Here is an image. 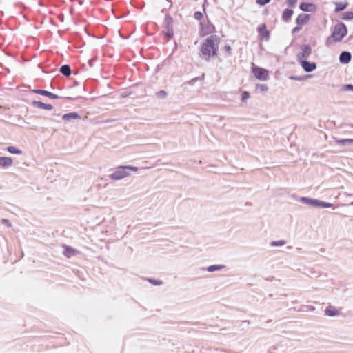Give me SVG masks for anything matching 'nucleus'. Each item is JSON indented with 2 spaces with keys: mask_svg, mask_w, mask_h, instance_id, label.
<instances>
[{
  "mask_svg": "<svg viewBox=\"0 0 353 353\" xmlns=\"http://www.w3.org/2000/svg\"><path fill=\"white\" fill-rule=\"evenodd\" d=\"M220 38L212 34L208 37L203 43L201 47V52L205 61H209L211 56H215L219 51Z\"/></svg>",
  "mask_w": 353,
  "mask_h": 353,
  "instance_id": "obj_1",
  "label": "nucleus"
},
{
  "mask_svg": "<svg viewBox=\"0 0 353 353\" xmlns=\"http://www.w3.org/2000/svg\"><path fill=\"white\" fill-rule=\"evenodd\" d=\"M138 168L132 165L119 166L109 175V178L112 180H121L130 176L129 171L136 172Z\"/></svg>",
  "mask_w": 353,
  "mask_h": 353,
  "instance_id": "obj_2",
  "label": "nucleus"
},
{
  "mask_svg": "<svg viewBox=\"0 0 353 353\" xmlns=\"http://www.w3.org/2000/svg\"><path fill=\"white\" fill-rule=\"evenodd\" d=\"M347 30L346 26L343 23H339L335 25L333 32L330 37L327 39V43L332 39L334 41H341L347 34Z\"/></svg>",
  "mask_w": 353,
  "mask_h": 353,
  "instance_id": "obj_3",
  "label": "nucleus"
},
{
  "mask_svg": "<svg viewBox=\"0 0 353 353\" xmlns=\"http://www.w3.org/2000/svg\"><path fill=\"white\" fill-rule=\"evenodd\" d=\"M300 201L308 205L312 206V207H317V208H332L333 207V204L331 203L323 201L318 200L316 199H312V198H308L305 196H302L300 198Z\"/></svg>",
  "mask_w": 353,
  "mask_h": 353,
  "instance_id": "obj_4",
  "label": "nucleus"
},
{
  "mask_svg": "<svg viewBox=\"0 0 353 353\" xmlns=\"http://www.w3.org/2000/svg\"><path fill=\"white\" fill-rule=\"evenodd\" d=\"M163 34L168 38V40L171 39L174 37V29H173V19L172 17L167 14L165 17L163 23Z\"/></svg>",
  "mask_w": 353,
  "mask_h": 353,
  "instance_id": "obj_5",
  "label": "nucleus"
},
{
  "mask_svg": "<svg viewBox=\"0 0 353 353\" xmlns=\"http://www.w3.org/2000/svg\"><path fill=\"white\" fill-rule=\"evenodd\" d=\"M312 54V48L310 45H303L301 46V51L296 54V60L301 62L308 59Z\"/></svg>",
  "mask_w": 353,
  "mask_h": 353,
  "instance_id": "obj_6",
  "label": "nucleus"
},
{
  "mask_svg": "<svg viewBox=\"0 0 353 353\" xmlns=\"http://www.w3.org/2000/svg\"><path fill=\"white\" fill-rule=\"evenodd\" d=\"M252 72L256 79L261 81H265L268 77V71L259 67L252 68Z\"/></svg>",
  "mask_w": 353,
  "mask_h": 353,
  "instance_id": "obj_7",
  "label": "nucleus"
},
{
  "mask_svg": "<svg viewBox=\"0 0 353 353\" xmlns=\"http://www.w3.org/2000/svg\"><path fill=\"white\" fill-rule=\"evenodd\" d=\"M304 71L311 72L316 70V64L314 62H309L306 60L299 62Z\"/></svg>",
  "mask_w": 353,
  "mask_h": 353,
  "instance_id": "obj_8",
  "label": "nucleus"
},
{
  "mask_svg": "<svg viewBox=\"0 0 353 353\" xmlns=\"http://www.w3.org/2000/svg\"><path fill=\"white\" fill-rule=\"evenodd\" d=\"M340 314L339 310L332 305L327 306L325 310V314L328 316H336Z\"/></svg>",
  "mask_w": 353,
  "mask_h": 353,
  "instance_id": "obj_9",
  "label": "nucleus"
},
{
  "mask_svg": "<svg viewBox=\"0 0 353 353\" xmlns=\"http://www.w3.org/2000/svg\"><path fill=\"white\" fill-rule=\"evenodd\" d=\"M299 8L304 12H314L316 10V6L313 3H301Z\"/></svg>",
  "mask_w": 353,
  "mask_h": 353,
  "instance_id": "obj_10",
  "label": "nucleus"
},
{
  "mask_svg": "<svg viewBox=\"0 0 353 353\" xmlns=\"http://www.w3.org/2000/svg\"><path fill=\"white\" fill-rule=\"evenodd\" d=\"M32 92H34V93L41 94V95H43V96L48 97L51 98V99H54L59 98V97L58 95H57L55 94H53V93H52V92H50L49 91H47V90H33Z\"/></svg>",
  "mask_w": 353,
  "mask_h": 353,
  "instance_id": "obj_11",
  "label": "nucleus"
},
{
  "mask_svg": "<svg viewBox=\"0 0 353 353\" xmlns=\"http://www.w3.org/2000/svg\"><path fill=\"white\" fill-rule=\"evenodd\" d=\"M352 55L347 51L342 52L339 55V61L342 63H348L351 61Z\"/></svg>",
  "mask_w": 353,
  "mask_h": 353,
  "instance_id": "obj_12",
  "label": "nucleus"
},
{
  "mask_svg": "<svg viewBox=\"0 0 353 353\" xmlns=\"http://www.w3.org/2000/svg\"><path fill=\"white\" fill-rule=\"evenodd\" d=\"M63 119L65 121H71L72 120L80 119V115L77 112H70L63 115Z\"/></svg>",
  "mask_w": 353,
  "mask_h": 353,
  "instance_id": "obj_13",
  "label": "nucleus"
},
{
  "mask_svg": "<svg viewBox=\"0 0 353 353\" xmlns=\"http://www.w3.org/2000/svg\"><path fill=\"white\" fill-rule=\"evenodd\" d=\"M310 19V15L307 14H300L296 19V23L299 25L302 26L305 24Z\"/></svg>",
  "mask_w": 353,
  "mask_h": 353,
  "instance_id": "obj_14",
  "label": "nucleus"
},
{
  "mask_svg": "<svg viewBox=\"0 0 353 353\" xmlns=\"http://www.w3.org/2000/svg\"><path fill=\"white\" fill-rule=\"evenodd\" d=\"M32 104L33 106H34L36 108L48 110H51L53 108L52 105L50 104H46L43 102L37 101H33Z\"/></svg>",
  "mask_w": 353,
  "mask_h": 353,
  "instance_id": "obj_15",
  "label": "nucleus"
},
{
  "mask_svg": "<svg viewBox=\"0 0 353 353\" xmlns=\"http://www.w3.org/2000/svg\"><path fill=\"white\" fill-rule=\"evenodd\" d=\"M259 36L265 37L266 39H269L270 33L267 30V27L265 23L261 24L257 28Z\"/></svg>",
  "mask_w": 353,
  "mask_h": 353,
  "instance_id": "obj_16",
  "label": "nucleus"
},
{
  "mask_svg": "<svg viewBox=\"0 0 353 353\" xmlns=\"http://www.w3.org/2000/svg\"><path fill=\"white\" fill-rule=\"evenodd\" d=\"M12 159L8 157H0V166L2 168H6L12 165Z\"/></svg>",
  "mask_w": 353,
  "mask_h": 353,
  "instance_id": "obj_17",
  "label": "nucleus"
},
{
  "mask_svg": "<svg viewBox=\"0 0 353 353\" xmlns=\"http://www.w3.org/2000/svg\"><path fill=\"white\" fill-rule=\"evenodd\" d=\"M294 12L292 10H290V9H285L283 12V14H282V19L283 21H289L292 14H293Z\"/></svg>",
  "mask_w": 353,
  "mask_h": 353,
  "instance_id": "obj_18",
  "label": "nucleus"
},
{
  "mask_svg": "<svg viewBox=\"0 0 353 353\" xmlns=\"http://www.w3.org/2000/svg\"><path fill=\"white\" fill-rule=\"evenodd\" d=\"M336 143L339 145H348L353 144V139H336Z\"/></svg>",
  "mask_w": 353,
  "mask_h": 353,
  "instance_id": "obj_19",
  "label": "nucleus"
},
{
  "mask_svg": "<svg viewBox=\"0 0 353 353\" xmlns=\"http://www.w3.org/2000/svg\"><path fill=\"white\" fill-rule=\"evenodd\" d=\"M225 268L224 265H212L207 268V271L210 272L221 270Z\"/></svg>",
  "mask_w": 353,
  "mask_h": 353,
  "instance_id": "obj_20",
  "label": "nucleus"
},
{
  "mask_svg": "<svg viewBox=\"0 0 353 353\" xmlns=\"http://www.w3.org/2000/svg\"><path fill=\"white\" fill-rule=\"evenodd\" d=\"M60 72L61 74H63L64 76L68 77L71 74V70L68 65H63L60 68Z\"/></svg>",
  "mask_w": 353,
  "mask_h": 353,
  "instance_id": "obj_21",
  "label": "nucleus"
},
{
  "mask_svg": "<svg viewBox=\"0 0 353 353\" xmlns=\"http://www.w3.org/2000/svg\"><path fill=\"white\" fill-rule=\"evenodd\" d=\"M335 4L336 8L334 12L336 13L345 10L348 6L347 3H336Z\"/></svg>",
  "mask_w": 353,
  "mask_h": 353,
  "instance_id": "obj_22",
  "label": "nucleus"
},
{
  "mask_svg": "<svg viewBox=\"0 0 353 353\" xmlns=\"http://www.w3.org/2000/svg\"><path fill=\"white\" fill-rule=\"evenodd\" d=\"M75 253L76 250L70 247H65V249L63 252V254L68 258L74 255Z\"/></svg>",
  "mask_w": 353,
  "mask_h": 353,
  "instance_id": "obj_23",
  "label": "nucleus"
},
{
  "mask_svg": "<svg viewBox=\"0 0 353 353\" xmlns=\"http://www.w3.org/2000/svg\"><path fill=\"white\" fill-rule=\"evenodd\" d=\"M7 150L8 152H9L11 154H22V151L14 146H9L7 148Z\"/></svg>",
  "mask_w": 353,
  "mask_h": 353,
  "instance_id": "obj_24",
  "label": "nucleus"
},
{
  "mask_svg": "<svg viewBox=\"0 0 353 353\" xmlns=\"http://www.w3.org/2000/svg\"><path fill=\"white\" fill-rule=\"evenodd\" d=\"M286 243V241L284 240H279V241H274L270 242V245L271 247H280L283 246Z\"/></svg>",
  "mask_w": 353,
  "mask_h": 353,
  "instance_id": "obj_25",
  "label": "nucleus"
},
{
  "mask_svg": "<svg viewBox=\"0 0 353 353\" xmlns=\"http://www.w3.org/2000/svg\"><path fill=\"white\" fill-rule=\"evenodd\" d=\"M341 19L343 20H352L353 19V12H346L342 14Z\"/></svg>",
  "mask_w": 353,
  "mask_h": 353,
  "instance_id": "obj_26",
  "label": "nucleus"
},
{
  "mask_svg": "<svg viewBox=\"0 0 353 353\" xmlns=\"http://www.w3.org/2000/svg\"><path fill=\"white\" fill-rule=\"evenodd\" d=\"M167 92L165 90H160L156 92V96L159 99H165L167 97Z\"/></svg>",
  "mask_w": 353,
  "mask_h": 353,
  "instance_id": "obj_27",
  "label": "nucleus"
},
{
  "mask_svg": "<svg viewBox=\"0 0 353 353\" xmlns=\"http://www.w3.org/2000/svg\"><path fill=\"white\" fill-rule=\"evenodd\" d=\"M148 281L151 283H152L154 285H160L163 283V282L160 280H155L153 279H149Z\"/></svg>",
  "mask_w": 353,
  "mask_h": 353,
  "instance_id": "obj_28",
  "label": "nucleus"
},
{
  "mask_svg": "<svg viewBox=\"0 0 353 353\" xmlns=\"http://www.w3.org/2000/svg\"><path fill=\"white\" fill-rule=\"evenodd\" d=\"M249 97V93L247 91H243L242 93V101H245Z\"/></svg>",
  "mask_w": 353,
  "mask_h": 353,
  "instance_id": "obj_29",
  "label": "nucleus"
},
{
  "mask_svg": "<svg viewBox=\"0 0 353 353\" xmlns=\"http://www.w3.org/2000/svg\"><path fill=\"white\" fill-rule=\"evenodd\" d=\"M203 17V15L202 14V12H196L194 13V18L196 19V20H201L202 18Z\"/></svg>",
  "mask_w": 353,
  "mask_h": 353,
  "instance_id": "obj_30",
  "label": "nucleus"
},
{
  "mask_svg": "<svg viewBox=\"0 0 353 353\" xmlns=\"http://www.w3.org/2000/svg\"><path fill=\"white\" fill-rule=\"evenodd\" d=\"M271 0H256V3L261 6H264L268 3Z\"/></svg>",
  "mask_w": 353,
  "mask_h": 353,
  "instance_id": "obj_31",
  "label": "nucleus"
},
{
  "mask_svg": "<svg viewBox=\"0 0 353 353\" xmlns=\"http://www.w3.org/2000/svg\"><path fill=\"white\" fill-rule=\"evenodd\" d=\"M256 88L263 92L268 90V87L265 85L259 84L256 85Z\"/></svg>",
  "mask_w": 353,
  "mask_h": 353,
  "instance_id": "obj_32",
  "label": "nucleus"
},
{
  "mask_svg": "<svg viewBox=\"0 0 353 353\" xmlns=\"http://www.w3.org/2000/svg\"><path fill=\"white\" fill-rule=\"evenodd\" d=\"M1 222L3 223H4L5 225H6L8 227L10 228L12 226V224L10 222L9 220L6 219H1Z\"/></svg>",
  "mask_w": 353,
  "mask_h": 353,
  "instance_id": "obj_33",
  "label": "nucleus"
},
{
  "mask_svg": "<svg viewBox=\"0 0 353 353\" xmlns=\"http://www.w3.org/2000/svg\"><path fill=\"white\" fill-rule=\"evenodd\" d=\"M297 0H287V3L290 6H294L296 3Z\"/></svg>",
  "mask_w": 353,
  "mask_h": 353,
  "instance_id": "obj_34",
  "label": "nucleus"
},
{
  "mask_svg": "<svg viewBox=\"0 0 353 353\" xmlns=\"http://www.w3.org/2000/svg\"><path fill=\"white\" fill-rule=\"evenodd\" d=\"M344 90H352L353 91V85L351 84H347L344 85Z\"/></svg>",
  "mask_w": 353,
  "mask_h": 353,
  "instance_id": "obj_35",
  "label": "nucleus"
},
{
  "mask_svg": "<svg viewBox=\"0 0 353 353\" xmlns=\"http://www.w3.org/2000/svg\"><path fill=\"white\" fill-rule=\"evenodd\" d=\"M224 49H225V50L226 52H229V53H230V51H231V47H230V45H225V46H224Z\"/></svg>",
  "mask_w": 353,
  "mask_h": 353,
  "instance_id": "obj_36",
  "label": "nucleus"
},
{
  "mask_svg": "<svg viewBox=\"0 0 353 353\" xmlns=\"http://www.w3.org/2000/svg\"><path fill=\"white\" fill-rule=\"evenodd\" d=\"M198 80V78H194L192 80L189 81L186 83H188L190 85H193L194 82H196Z\"/></svg>",
  "mask_w": 353,
  "mask_h": 353,
  "instance_id": "obj_37",
  "label": "nucleus"
},
{
  "mask_svg": "<svg viewBox=\"0 0 353 353\" xmlns=\"http://www.w3.org/2000/svg\"><path fill=\"white\" fill-rule=\"evenodd\" d=\"M290 79L296 80V81H300L302 79L301 77H297V76H293L290 77Z\"/></svg>",
  "mask_w": 353,
  "mask_h": 353,
  "instance_id": "obj_38",
  "label": "nucleus"
},
{
  "mask_svg": "<svg viewBox=\"0 0 353 353\" xmlns=\"http://www.w3.org/2000/svg\"><path fill=\"white\" fill-rule=\"evenodd\" d=\"M300 30H301V27H299V26L294 27V28H293V30H292V32H293V33L297 32H299Z\"/></svg>",
  "mask_w": 353,
  "mask_h": 353,
  "instance_id": "obj_39",
  "label": "nucleus"
},
{
  "mask_svg": "<svg viewBox=\"0 0 353 353\" xmlns=\"http://www.w3.org/2000/svg\"><path fill=\"white\" fill-rule=\"evenodd\" d=\"M310 310L314 311L315 310V307L314 306H310Z\"/></svg>",
  "mask_w": 353,
  "mask_h": 353,
  "instance_id": "obj_40",
  "label": "nucleus"
},
{
  "mask_svg": "<svg viewBox=\"0 0 353 353\" xmlns=\"http://www.w3.org/2000/svg\"><path fill=\"white\" fill-rule=\"evenodd\" d=\"M89 64H90V66H92V60L89 61Z\"/></svg>",
  "mask_w": 353,
  "mask_h": 353,
  "instance_id": "obj_41",
  "label": "nucleus"
},
{
  "mask_svg": "<svg viewBox=\"0 0 353 353\" xmlns=\"http://www.w3.org/2000/svg\"><path fill=\"white\" fill-rule=\"evenodd\" d=\"M349 125H350V127L353 128V124H352H352H349Z\"/></svg>",
  "mask_w": 353,
  "mask_h": 353,
  "instance_id": "obj_42",
  "label": "nucleus"
}]
</instances>
